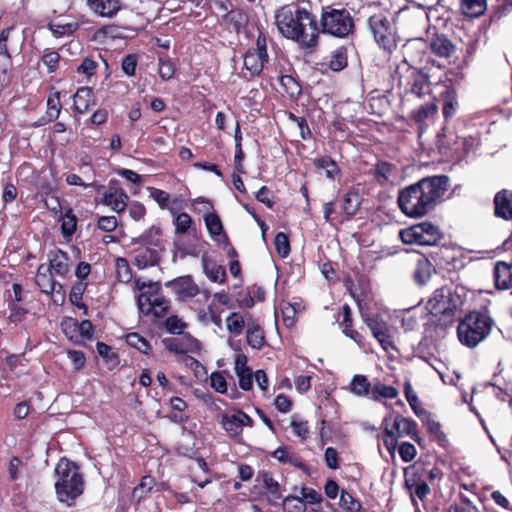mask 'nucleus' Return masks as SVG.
<instances>
[{
    "label": "nucleus",
    "instance_id": "obj_1",
    "mask_svg": "<svg viewBox=\"0 0 512 512\" xmlns=\"http://www.w3.org/2000/svg\"><path fill=\"white\" fill-rule=\"evenodd\" d=\"M449 186V177L434 175L420 179L398 193V206L409 218H420L435 209Z\"/></svg>",
    "mask_w": 512,
    "mask_h": 512
},
{
    "label": "nucleus",
    "instance_id": "obj_2",
    "mask_svg": "<svg viewBox=\"0 0 512 512\" xmlns=\"http://www.w3.org/2000/svg\"><path fill=\"white\" fill-rule=\"evenodd\" d=\"M279 33L308 52H314L319 44L317 20L310 9L298 3L280 7L275 13Z\"/></svg>",
    "mask_w": 512,
    "mask_h": 512
},
{
    "label": "nucleus",
    "instance_id": "obj_3",
    "mask_svg": "<svg viewBox=\"0 0 512 512\" xmlns=\"http://www.w3.org/2000/svg\"><path fill=\"white\" fill-rule=\"evenodd\" d=\"M468 290L464 286L444 285L434 290L428 300L429 322L436 328L445 330L458 319L467 301Z\"/></svg>",
    "mask_w": 512,
    "mask_h": 512
},
{
    "label": "nucleus",
    "instance_id": "obj_4",
    "mask_svg": "<svg viewBox=\"0 0 512 512\" xmlns=\"http://www.w3.org/2000/svg\"><path fill=\"white\" fill-rule=\"evenodd\" d=\"M317 31L319 34L345 39L355 34L356 24L346 4L331 1L321 4Z\"/></svg>",
    "mask_w": 512,
    "mask_h": 512
},
{
    "label": "nucleus",
    "instance_id": "obj_5",
    "mask_svg": "<svg viewBox=\"0 0 512 512\" xmlns=\"http://www.w3.org/2000/svg\"><path fill=\"white\" fill-rule=\"evenodd\" d=\"M54 473L56 498L67 507L75 505L76 500L84 493L85 481L77 463L62 457L57 462Z\"/></svg>",
    "mask_w": 512,
    "mask_h": 512
},
{
    "label": "nucleus",
    "instance_id": "obj_6",
    "mask_svg": "<svg viewBox=\"0 0 512 512\" xmlns=\"http://www.w3.org/2000/svg\"><path fill=\"white\" fill-rule=\"evenodd\" d=\"M457 336L461 344L474 348L484 341L491 333L495 324L490 311L486 307L467 312L457 319Z\"/></svg>",
    "mask_w": 512,
    "mask_h": 512
},
{
    "label": "nucleus",
    "instance_id": "obj_7",
    "mask_svg": "<svg viewBox=\"0 0 512 512\" xmlns=\"http://www.w3.org/2000/svg\"><path fill=\"white\" fill-rule=\"evenodd\" d=\"M396 75L401 103L412 99L421 100L432 93L430 75L425 68L412 65L399 66L396 69Z\"/></svg>",
    "mask_w": 512,
    "mask_h": 512
},
{
    "label": "nucleus",
    "instance_id": "obj_8",
    "mask_svg": "<svg viewBox=\"0 0 512 512\" xmlns=\"http://www.w3.org/2000/svg\"><path fill=\"white\" fill-rule=\"evenodd\" d=\"M391 415L386 416L382 421V441L383 445L389 452V454L394 457L395 451L398 446V441L403 436H409L413 441H415L419 446H422L423 439L418 433V425L415 420L412 418H406L400 414H397L394 417L393 423L390 426Z\"/></svg>",
    "mask_w": 512,
    "mask_h": 512
},
{
    "label": "nucleus",
    "instance_id": "obj_9",
    "mask_svg": "<svg viewBox=\"0 0 512 512\" xmlns=\"http://www.w3.org/2000/svg\"><path fill=\"white\" fill-rule=\"evenodd\" d=\"M367 28L377 45L392 53L400 42L396 23L383 12L370 15L366 21Z\"/></svg>",
    "mask_w": 512,
    "mask_h": 512
},
{
    "label": "nucleus",
    "instance_id": "obj_10",
    "mask_svg": "<svg viewBox=\"0 0 512 512\" xmlns=\"http://www.w3.org/2000/svg\"><path fill=\"white\" fill-rule=\"evenodd\" d=\"M269 60L267 37L262 31H259L254 46L248 48L243 55L241 77L246 80L260 77Z\"/></svg>",
    "mask_w": 512,
    "mask_h": 512
},
{
    "label": "nucleus",
    "instance_id": "obj_11",
    "mask_svg": "<svg viewBox=\"0 0 512 512\" xmlns=\"http://www.w3.org/2000/svg\"><path fill=\"white\" fill-rule=\"evenodd\" d=\"M426 467L423 463L415 462L404 469V486L409 491L413 506L417 509L418 502H425L431 493L425 480Z\"/></svg>",
    "mask_w": 512,
    "mask_h": 512
},
{
    "label": "nucleus",
    "instance_id": "obj_12",
    "mask_svg": "<svg viewBox=\"0 0 512 512\" xmlns=\"http://www.w3.org/2000/svg\"><path fill=\"white\" fill-rule=\"evenodd\" d=\"M442 233L431 222L425 221L400 231V239L404 244L435 246L441 240Z\"/></svg>",
    "mask_w": 512,
    "mask_h": 512
},
{
    "label": "nucleus",
    "instance_id": "obj_13",
    "mask_svg": "<svg viewBox=\"0 0 512 512\" xmlns=\"http://www.w3.org/2000/svg\"><path fill=\"white\" fill-rule=\"evenodd\" d=\"M437 271L456 272L465 267L466 257L464 253L455 246H440L429 252Z\"/></svg>",
    "mask_w": 512,
    "mask_h": 512
},
{
    "label": "nucleus",
    "instance_id": "obj_14",
    "mask_svg": "<svg viewBox=\"0 0 512 512\" xmlns=\"http://www.w3.org/2000/svg\"><path fill=\"white\" fill-rule=\"evenodd\" d=\"M54 276L50 268L46 267V263H42L36 271L35 285L42 293L49 295L55 305L62 306L66 300V291Z\"/></svg>",
    "mask_w": 512,
    "mask_h": 512
},
{
    "label": "nucleus",
    "instance_id": "obj_15",
    "mask_svg": "<svg viewBox=\"0 0 512 512\" xmlns=\"http://www.w3.org/2000/svg\"><path fill=\"white\" fill-rule=\"evenodd\" d=\"M363 322L385 352L397 350L391 326L378 313L361 314Z\"/></svg>",
    "mask_w": 512,
    "mask_h": 512
},
{
    "label": "nucleus",
    "instance_id": "obj_16",
    "mask_svg": "<svg viewBox=\"0 0 512 512\" xmlns=\"http://www.w3.org/2000/svg\"><path fill=\"white\" fill-rule=\"evenodd\" d=\"M98 194L101 197L97 202L109 207L118 214L125 211L129 202L128 194L116 179H111L107 186H100Z\"/></svg>",
    "mask_w": 512,
    "mask_h": 512
},
{
    "label": "nucleus",
    "instance_id": "obj_17",
    "mask_svg": "<svg viewBox=\"0 0 512 512\" xmlns=\"http://www.w3.org/2000/svg\"><path fill=\"white\" fill-rule=\"evenodd\" d=\"M434 88L438 90V95L433 96V98L442 101L443 117L445 120L451 119L456 114L459 106L457 92L452 80L439 81L434 84Z\"/></svg>",
    "mask_w": 512,
    "mask_h": 512
},
{
    "label": "nucleus",
    "instance_id": "obj_18",
    "mask_svg": "<svg viewBox=\"0 0 512 512\" xmlns=\"http://www.w3.org/2000/svg\"><path fill=\"white\" fill-rule=\"evenodd\" d=\"M137 305L139 311L145 315H152L155 318H164L171 309V301L164 295L156 298H148L146 295H138Z\"/></svg>",
    "mask_w": 512,
    "mask_h": 512
},
{
    "label": "nucleus",
    "instance_id": "obj_19",
    "mask_svg": "<svg viewBox=\"0 0 512 512\" xmlns=\"http://www.w3.org/2000/svg\"><path fill=\"white\" fill-rule=\"evenodd\" d=\"M164 285L172 290L177 300L182 302L194 298L201 292L191 275L179 276L165 282Z\"/></svg>",
    "mask_w": 512,
    "mask_h": 512
},
{
    "label": "nucleus",
    "instance_id": "obj_20",
    "mask_svg": "<svg viewBox=\"0 0 512 512\" xmlns=\"http://www.w3.org/2000/svg\"><path fill=\"white\" fill-rule=\"evenodd\" d=\"M134 246L131 250L132 264L139 270L159 265L161 250L150 246Z\"/></svg>",
    "mask_w": 512,
    "mask_h": 512
},
{
    "label": "nucleus",
    "instance_id": "obj_21",
    "mask_svg": "<svg viewBox=\"0 0 512 512\" xmlns=\"http://www.w3.org/2000/svg\"><path fill=\"white\" fill-rule=\"evenodd\" d=\"M47 257L46 267H49L55 276L65 279L71 271V259L68 253L55 247L48 252Z\"/></svg>",
    "mask_w": 512,
    "mask_h": 512
},
{
    "label": "nucleus",
    "instance_id": "obj_22",
    "mask_svg": "<svg viewBox=\"0 0 512 512\" xmlns=\"http://www.w3.org/2000/svg\"><path fill=\"white\" fill-rule=\"evenodd\" d=\"M436 272L437 269L429 255H421L415 261L412 279L416 285L424 286L430 281L432 275Z\"/></svg>",
    "mask_w": 512,
    "mask_h": 512
},
{
    "label": "nucleus",
    "instance_id": "obj_23",
    "mask_svg": "<svg viewBox=\"0 0 512 512\" xmlns=\"http://www.w3.org/2000/svg\"><path fill=\"white\" fill-rule=\"evenodd\" d=\"M430 51L440 58H450L456 51L455 45L446 34L435 33L429 42Z\"/></svg>",
    "mask_w": 512,
    "mask_h": 512
},
{
    "label": "nucleus",
    "instance_id": "obj_24",
    "mask_svg": "<svg viewBox=\"0 0 512 512\" xmlns=\"http://www.w3.org/2000/svg\"><path fill=\"white\" fill-rule=\"evenodd\" d=\"M203 272L214 283L224 284L227 280V272L224 266L217 264L207 253L201 257Z\"/></svg>",
    "mask_w": 512,
    "mask_h": 512
},
{
    "label": "nucleus",
    "instance_id": "obj_25",
    "mask_svg": "<svg viewBox=\"0 0 512 512\" xmlns=\"http://www.w3.org/2000/svg\"><path fill=\"white\" fill-rule=\"evenodd\" d=\"M234 413L222 412L217 416L218 422L232 439H238L242 435L241 420L238 415V408L233 409Z\"/></svg>",
    "mask_w": 512,
    "mask_h": 512
},
{
    "label": "nucleus",
    "instance_id": "obj_26",
    "mask_svg": "<svg viewBox=\"0 0 512 512\" xmlns=\"http://www.w3.org/2000/svg\"><path fill=\"white\" fill-rule=\"evenodd\" d=\"M248 22V14L241 8L227 10V12L222 16V23L228 30L237 34L247 26Z\"/></svg>",
    "mask_w": 512,
    "mask_h": 512
},
{
    "label": "nucleus",
    "instance_id": "obj_27",
    "mask_svg": "<svg viewBox=\"0 0 512 512\" xmlns=\"http://www.w3.org/2000/svg\"><path fill=\"white\" fill-rule=\"evenodd\" d=\"M343 320L340 322L342 333L352 339L359 347L365 346V337L353 328L352 310L348 304L342 306Z\"/></svg>",
    "mask_w": 512,
    "mask_h": 512
},
{
    "label": "nucleus",
    "instance_id": "obj_28",
    "mask_svg": "<svg viewBox=\"0 0 512 512\" xmlns=\"http://www.w3.org/2000/svg\"><path fill=\"white\" fill-rule=\"evenodd\" d=\"M494 214L505 220H512V191L503 189L494 197Z\"/></svg>",
    "mask_w": 512,
    "mask_h": 512
},
{
    "label": "nucleus",
    "instance_id": "obj_29",
    "mask_svg": "<svg viewBox=\"0 0 512 512\" xmlns=\"http://www.w3.org/2000/svg\"><path fill=\"white\" fill-rule=\"evenodd\" d=\"M87 4L100 17L112 18L121 9L120 0H87Z\"/></svg>",
    "mask_w": 512,
    "mask_h": 512
},
{
    "label": "nucleus",
    "instance_id": "obj_30",
    "mask_svg": "<svg viewBox=\"0 0 512 512\" xmlns=\"http://www.w3.org/2000/svg\"><path fill=\"white\" fill-rule=\"evenodd\" d=\"M95 105V96L91 87H80L73 96V108L78 114L87 112Z\"/></svg>",
    "mask_w": 512,
    "mask_h": 512
},
{
    "label": "nucleus",
    "instance_id": "obj_31",
    "mask_svg": "<svg viewBox=\"0 0 512 512\" xmlns=\"http://www.w3.org/2000/svg\"><path fill=\"white\" fill-rule=\"evenodd\" d=\"M161 236V228L153 225L145 230L140 236L132 239V244L138 246H150L163 251L164 247L162 245Z\"/></svg>",
    "mask_w": 512,
    "mask_h": 512
},
{
    "label": "nucleus",
    "instance_id": "obj_32",
    "mask_svg": "<svg viewBox=\"0 0 512 512\" xmlns=\"http://www.w3.org/2000/svg\"><path fill=\"white\" fill-rule=\"evenodd\" d=\"M479 144V139L473 136H457L453 147L451 148V156L457 160L464 159L476 146Z\"/></svg>",
    "mask_w": 512,
    "mask_h": 512
},
{
    "label": "nucleus",
    "instance_id": "obj_33",
    "mask_svg": "<svg viewBox=\"0 0 512 512\" xmlns=\"http://www.w3.org/2000/svg\"><path fill=\"white\" fill-rule=\"evenodd\" d=\"M395 170L396 166L394 164L378 159L372 166L370 174L380 186H385L390 181V177Z\"/></svg>",
    "mask_w": 512,
    "mask_h": 512
},
{
    "label": "nucleus",
    "instance_id": "obj_34",
    "mask_svg": "<svg viewBox=\"0 0 512 512\" xmlns=\"http://www.w3.org/2000/svg\"><path fill=\"white\" fill-rule=\"evenodd\" d=\"M246 340L248 345L256 350H261L266 345L264 330L257 321L247 322Z\"/></svg>",
    "mask_w": 512,
    "mask_h": 512
},
{
    "label": "nucleus",
    "instance_id": "obj_35",
    "mask_svg": "<svg viewBox=\"0 0 512 512\" xmlns=\"http://www.w3.org/2000/svg\"><path fill=\"white\" fill-rule=\"evenodd\" d=\"M62 326L66 335L70 332H77L82 339H91L94 334V326L88 319L79 322L71 318L68 322H64Z\"/></svg>",
    "mask_w": 512,
    "mask_h": 512
},
{
    "label": "nucleus",
    "instance_id": "obj_36",
    "mask_svg": "<svg viewBox=\"0 0 512 512\" xmlns=\"http://www.w3.org/2000/svg\"><path fill=\"white\" fill-rule=\"evenodd\" d=\"M419 418L422 421L423 425L426 426L429 434H431L434 437V439L439 443V445L445 446V444L448 442L447 436L442 431L441 424L437 420H435L432 413L426 411L425 414H422V416Z\"/></svg>",
    "mask_w": 512,
    "mask_h": 512
},
{
    "label": "nucleus",
    "instance_id": "obj_37",
    "mask_svg": "<svg viewBox=\"0 0 512 512\" xmlns=\"http://www.w3.org/2000/svg\"><path fill=\"white\" fill-rule=\"evenodd\" d=\"M488 1L489 0H459V10L466 17L478 18L486 12Z\"/></svg>",
    "mask_w": 512,
    "mask_h": 512
},
{
    "label": "nucleus",
    "instance_id": "obj_38",
    "mask_svg": "<svg viewBox=\"0 0 512 512\" xmlns=\"http://www.w3.org/2000/svg\"><path fill=\"white\" fill-rule=\"evenodd\" d=\"M316 169L324 170L328 179L335 180L341 176V169L334 159L329 155H324L313 160Z\"/></svg>",
    "mask_w": 512,
    "mask_h": 512
},
{
    "label": "nucleus",
    "instance_id": "obj_39",
    "mask_svg": "<svg viewBox=\"0 0 512 512\" xmlns=\"http://www.w3.org/2000/svg\"><path fill=\"white\" fill-rule=\"evenodd\" d=\"M437 111L438 107L435 102L425 103L411 111L410 118L419 125V133L422 132L423 124H425L429 118L433 117Z\"/></svg>",
    "mask_w": 512,
    "mask_h": 512
},
{
    "label": "nucleus",
    "instance_id": "obj_40",
    "mask_svg": "<svg viewBox=\"0 0 512 512\" xmlns=\"http://www.w3.org/2000/svg\"><path fill=\"white\" fill-rule=\"evenodd\" d=\"M360 205L361 198L356 190L351 189L344 194L342 198L341 209L346 216L352 217L356 215L360 208Z\"/></svg>",
    "mask_w": 512,
    "mask_h": 512
},
{
    "label": "nucleus",
    "instance_id": "obj_41",
    "mask_svg": "<svg viewBox=\"0 0 512 512\" xmlns=\"http://www.w3.org/2000/svg\"><path fill=\"white\" fill-rule=\"evenodd\" d=\"M257 481H261L263 483L271 499L275 501L281 499L282 495L279 483L274 479L273 474L270 471H259Z\"/></svg>",
    "mask_w": 512,
    "mask_h": 512
},
{
    "label": "nucleus",
    "instance_id": "obj_42",
    "mask_svg": "<svg viewBox=\"0 0 512 512\" xmlns=\"http://www.w3.org/2000/svg\"><path fill=\"white\" fill-rule=\"evenodd\" d=\"M87 282H75L69 292L70 303L81 309L84 315H88V306L83 302V295L87 289Z\"/></svg>",
    "mask_w": 512,
    "mask_h": 512
},
{
    "label": "nucleus",
    "instance_id": "obj_43",
    "mask_svg": "<svg viewBox=\"0 0 512 512\" xmlns=\"http://www.w3.org/2000/svg\"><path fill=\"white\" fill-rule=\"evenodd\" d=\"M96 350L98 355L104 360V362L107 365H109L110 369H113L119 365V355L117 352L113 350V348L110 345L98 341L96 343Z\"/></svg>",
    "mask_w": 512,
    "mask_h": 512
},
{
    "label": "nucleus",
    "instance_id": "obj_44",
    "mask_svg": "<svg viewBox=\"0 0 512 512\" xmlns=\"http://www.w3.org/2000/svg\"><path fill=\"white\" fill-rule=\"evenodd\" d=\"M279 82L284 92L292 99H297L302 93V86L292 75H281Z\"/></svg>",
    "mask_w": 512,
    "mask_h": 512
},
{
    "label": "nucleus",
    "instance_id": "obj_45",
    "mask_svg": "<svg viewBox=\"0 0 512 512\" xmlns=\"http://www.w3.org/2000/svg\"><path fill=\"white\" fill-rule=\"evenodd\" d=\"M348 65V52L346 46H339L332 54L329 61V67L332 71L339 72Z\"/></svg>",
    "mask_w": 512,
    "mask_h": 512
},
{
    "label": "nucleus",
    "instance_id": "obj_46",
    "mask_svg": "<svg viewBox=\"0 0 512 512\" xmlns=\"http://www.w3.org/2000/svg\"><path fill=\"white\" fill-rule=\"evenodd\" d=\"M350 391L357 396L371 395V383L365 375H354L349 384Z\"/></svg>",
    "mask_w": 512,
    "mask_h": 512
},
{
    "label": "nucleus",
    "instance_id": "obj_47",
    "mask_svg": "<svg viewBox=\"0 0 512 512\" xmlns=\"http://www.w3.org/2000/svg\"><path fill=\"white\" fill-rule=\"evenodd\" d=\"M125 340L130 347L135 348L140 353L149 355L152 351L149 341L137 332L128 333L125 336Z\"/></svg>",
    "mask_w": 512,
    "mask_h": 512
},
{
    "label": "nucleus",
    "instance_id": "obj_48",
    "mask_svg": "<svg viewBox=\"0 0 512 512\" xmlns=\"http://www.w3.org/2000/svg\"><path fill=\"white\" fill-rule=\"evenodd\" d=\"M398 396V390L390 385L381 382L375 383L371 388V399L379 401L380 399H394Z\"/></svg>",
    "mask_w": 512,
    "mask_h": 512
},
{
    "label": "nucleus",
    "instance_id": "obj_49",
    "mask_svg": "<svg viewBox=\"0 0 512 512\" xmlns=\"http://www.w3.org/2000/svg\"><path fill=\"white\" fill-rule=\"evenodd\" d=\"M61 233L65 238H70L77 228V217L71 208H68L61 216Z\"/></svg>",
    "mask_w": 512,
    "mask_h": 512
},
{
    "label": "nucleus",
    "instance_id": "obj_50",
    "mask_svg": "<svg viewBox=\"0 0 512 512\" xmlns=\"http://www.w3.org/2000/svg\"><path fill=\"white\" fill-rule=\"evenodd\" d=\"M116 277L122 283H129L133 278V271L129 261L124 257H118L115 260Z\"/></svg>",
    "mask_w": 512,
    "mask_h": 512
},
{
    "label": "nucleus",
    "instance_id": "obj_51",
    "mask_svg": "<svg viewBox=\"0 0 512 512\" xmlns=\"http://www.w3.org/2000/svg\"><path fill=\"white\" fill-rule=\"evenodd\" d=\"M46 114L48 115V120H57L62 109V105L60 102V92L55 91L51 93L46 101Z\"/></svg>",
    "mask_w": 512,
    "mask_h": 512
},
{
    "label": "nucleus",
    "instance_id": "obj_52",
    "mask_svg": "<svg viewBox=\"0 0 512 512\" xmlns=\"http://www.w3.org/2000/svg\"><path fill=\"white\" fill-rule=\"evenodd\" d=\"M205 225L208 233L212 237L224 235V228L219 215L215 212L206 214L204 216Z\"/></svg>",
    "mask_w": 512,
    "mask_h": 512
},
{
    "label": "nucleus",
    "instance_id": "obj_53",
    "mask_svg": "<svg viewBox=\"0 0 512 512\" xmlns=\"http://www.w3.org/2000/svg\"><path fill=\"white\" fill-rule=\"evenodd\" d=\"M340 507L346 512H360L361 502L346 490H342L339 499Z\"/></svg>",
    "mask_w": 512,
    "mask_h": 512
},
{
    "label": "nucleus",
    "instance_id": "obj_54",
    "mask_svg": "<svg viewBox=\"0 0 512 512\" xmlns=\"http://www.w3.org/2000/svg\"><path fill=\"white\" fill-rule=\"evenodd\" d=\"M155 485V480L152 476H143L140 483L133 489L132 496L138 501L145 498Z\"/></svg>",
    "mask_w": 512,
    "mask_h": 512
},
{
    "label": "nucleus",
    "instance_id": "obj_55",
    "mask_svg": "<svg viewBox=\"0 0 512 512\" xmlns=\"http://www.w3.org/2000/svg\"><path fill=\"white\" fill-rule=\"evenodd\" d=\"M404 394L407 402L417 417H421L422 414H425L427 410L421 407L419 398L413 391L409 382H405L404 384Z\"/></svg>",
    "mask_w": 512,
    "mask_h": 512
},
{
    "label": "nucleus",
    "instance_id": "obj_56",
    "mask_svg": "<svg viewBox=\"0 0 512 512\" xmlns=\"http://www.w3.org/2000/svg\"><path fill=\"white\" fill-rule=\"evenodd\" d=\"M41 60L47 67V72L51 74L58 70L61 56L57 51H54L50 48H46L43 51Z\"/></svg>",
    "mask_w": 512,
    "mask_h": 512
},
{
    "label": "nucleus",
    "instance_id": "obj_57",
    "mask_svg": "<svg viewBox=\"0 0 512 512\" xmlns=\"http://www.w3.org/2000/svg\"><path fill=\"white\" fill-rule=\"evenodd\" d=\"M226 326L230 333L234 335H240L245 328V319L240 313L232 312L226 318Z\"/></svg>",
    "mask_w": 512,
    "mask_h": 512
},
{
    "label": "nucleus",
    "instance_id": "obj_58",
    "mask_svg": "<svg viewBox=\"0 0 512 512\" xmlns=\"http://www.w3.org/2000/svg\"><path fill=\"white\" fill-rule=\"evenodd\" d=\"M290 426H291L292 432L295 436L300 438L302 441H305L308 439L310 430H309V424H308L307 420L297 419V417L294 415V416H292Z\"/></svg>",
    "mask_w": 512,
    "mask_h": 512
},
{
    "label": "nucleus",
    "instance_id": "obj_59",
    "mask_svg": "<svg viewBox=\"0 0 512 512\" xmlns=\"http://www.w3.org/2000/svg\"><path fill=\"white\" fill-rule=\"evenodd\" d=\"M274 245H275L276 252L282 258H286L291 252L290 241H289L288 235L284 232H278L275 235Z\"/></svg>",
    "mask_w": 512,
    "mask_h": 512
},
{
    "label": "nucleus",
    "instance_id": "obj_60",
    "mask_svg": "<svg viewBox=\"0 0 512 512\" xmlns=\"http://www.w3.org/2000/svg\"><path fill=\"white\" fill-rule=\"evenodd\" d=\"M283 509L286 512H306V505L301 497L289 495L283 499Z\"/></svg>",
    "mask_w": 512,
    "mask_h": 512
},
{
    "label": "nucleus",
    "instance_id": "obj_61",
    "mask_svg": "<svg viewBox=\"0 0 512 512\" xmlns=\"http://www.w3.org/2000/svg\"><path fill=\"white\" fill-rule=\"evenodd\" d=\"M173 223L175 225V233L183 235L187 233L192 226L193 219L188 213L181 212L175 217Z\"/></svg>",
    "mask_w": 512,
    "mask_h": 512
},
{
    "label": "nucleus",
    "instance_id": "obj_62",
    "mask_svg": "<svg viewBox=\"0 0 512 512\" xmlns=\"http://www.w3.org/2000/svg\"><path fill=\"white\" fill-rule=\"evenodd\" d=\"M150 197L159 205L161 209H166L170 203V194L164 190L147 187Z\"/></svg>",
    "mask_w": 512,
    "mask_h": 512
},
{
    "label": "nucleus",
    "instance_id": "obj_63",
    "mask_svg": "<svg viewBox=\"0 0 512 512\" xmlns=\"http://www.w3.org/2000/svg\"><path fill=\"white\" fill-rule=\"evenodd\" d=\"M497 5L493 7L490 16L491 21L499 20L512 11V0H495Z\"/></svg>",
    "mask_w": 512,
    "mask_h": 512
},
{
    "label": "nucleus",
    "instance_id": "obj_64",
    "mask_svg": "<svg viewBox=\"0 0 512 512\" xmlns=\"http://www.w3.org/2000/svg\"><path fill=\"white\" fill-rule=\"evenodd\" d=\"M99 64L92 57H85L77 67V73L84 75L88 79L95 75Z\"/></svg>",
    "mask_w": 512,
    "mask_h": 512
}]
</instances>
